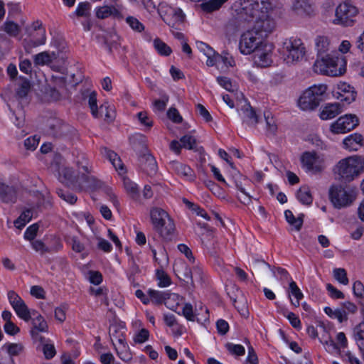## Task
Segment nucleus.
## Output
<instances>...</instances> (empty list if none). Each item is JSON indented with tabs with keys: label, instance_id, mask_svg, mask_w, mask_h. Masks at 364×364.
Wrapping results in <instances>:
<instances>
[{
	"label": "nucleus",
	"instance_id": "nucleus-53",
	"mask_svg": "<svg viewBox=\"0 0 364 364\" xmlns=\"http://www.w3.org/2000/svg\"><path fill=\"white\" fill-rule=\"evenodd\" d=\"M57 193L60 198L71 205L75 204L77 201V196L68 191L58 189Z\"/></svg>",
	"mask_w": 364,
	"mask_h": 364
},
{
	"label": "nucleus",
	"instance_id": "nucleus-59",
	"mask_svg": "<svg viewBox=\"0 0 364 364\" xmlns=\"http://www.w3.org/2000/svg\"><path fill=\"white\" fill-rule=\"evenodd\" d=\"M183 148L187 149H193L196 145V139L191 135H185L180 139Z\"/></svg>",
	"mask_w": 364,
	"mask_h": 364
},
{
	"label": "nucleus",
	"instance_id": "nucleus-29",
	"mask_svg": "<svg viewBox=\"0 0 364 364\" xmlns=\"http://www.w3.org/2000/svg\"><path fill=\"white\" fill-rule=\"evenodd\" d=\"M104 154L107 159H109L113 166L119 172V174L122 176H124L126 173V170L124 164L122 163L121 159L117 156V154L115 152L111 150H108L106 148L104 149Z\"/></svg>",
	"mask_w": 364,
	"mask_h": 364
},
{
	"label": "nucleus",
	"instance_id": "nucleus-36",
	"mask_svg": "<svg viewBox=\"0 0 364 364\" xmlns=\"http://www.w3.org/2000/svg\"><path fill=\"white\" fill-rule=\"evenodd\" d=\"M297 199L304 205H310L312 203L313 197L308 187H301L296 193Z\"/></svg>",
	"mask_w": 364,
	"mask_h": 364
},
{
	"label": "nucleus",
	"instance_id": "nucleus-35",
	"mask_svg": "<svg viewBox=\"0 0 364 364\" xmlns=\"http://www.w3.org/2000/svg\"><path fill=\"white\" fill-rule=\"evenodd\" d=\"M110 341H124L126 340L124 335V328L116 325L111 326L109 329Z\"/></svg>",
	"mask_w": 364,
	"mask_h": 364
},
{
	"label": "nucleus",
	"instance_id": "nucleus-33",
	"mask_svg": "<svg viewBox=\"0 0 364 364\" xmlns=\"http://www.w3.org/2000/svg\"><path fill=\"white\" fill-rule=\"evenodd\" d=\"M291 294L294 296V300L291 299V304L296 307L299 306L300 304V300L303 299L304 295L294 281H291V282L289 283V297L291 296Z\"/></svg>",
	"mask_w": 364,
	"mask_h": 364
},
{
	"label": "nucleus",
	"instance_id": "nucleus-49",
	"mask_svg": "<svg viewBox=\"0 0 364 364\" xmlns=\"http://www.w3.org/2000/svg\"><path fill=\"white\" fill-rule=\"evenodd\" d=\"M4 31L10 36L16 37L20 33L19 26L13 21H6L4 24Z\"/></svg>",
	"mask_w": 364,
	"mask_h": 364
},
{
	"label": "nucleus",
	"instance_id": "nucleus-25",
	"mask_svg": "<svg viewBox=\"0 0 364 364\" xmlns=\"http://www.w3.org/2000/svg\"><path fill=\"white\" fill-rule=\"evenodd\" d=\"M17 195L14 187L9 186L0 180V200L3 203H14L16 201Z\"/></svg>",
	"mask_w": 364,
	"mask_h": 364
},
{
	"label": "nucleus",
	"instance_id": "nucleus-55",
	"mask_svg": "<svg viewBox=\"0 0 364 364\" xmlns=\"http://www.w3.org/2000/svg\"><path fill=\"white\" fill-rule=\"evenodd\" d=\"M125 343H117V344H115L112 343V346L118 355L124 360H129L131 358L130 355L127 352Z\"/></svg>",
	"mask_w": 364,
	"mask_h": 364
},
{
	"label": "nucleus",
	"instance_id": "nucleus-48",
	"mask_svg": "<svg viewBox=\"0 0 364 364\" xmlns=\"http://www.w3.org/2000/svg\"><path fill=\"white\" fill-rule=\"evenodd\" d=\"M314 95L317 99L321 101L322 96L325 94L327 90V86L325 84L314 85L306 90Z\"/></svg>",
	"mask_w": 364,
	"mask_h": 364
},
{
	"label": "nucleus",
	"instance_id": "nucleus-18",
	"mask_svg": "<svg viewBox=\"0 0 364 364\" xmlns=\"http://www.w3.org/2000/svg\"><path fill=\"white\" fill-rule=\"evenodd\" d=\"M173 271L180 279L187 283L189 282L191 284L193 283V272L184 261L181 259L176 260L173 264Z\"/></svg>",
	"mask_w": 364,
	"mask_h": 364
},
{
	"label": "nucleus",
	"instance_id": "nucleus-46",
	"mask_svg": "<svg viewBox=\"0 0 364 364\" xmlns=\"http://www.w3.org/2000/svg\"><path fill=\"white\" fill-rule=\"evenodd\" d=\"M355 296L359 299L361 309H364V286L360 281H356L353 285Z\"/></svg>",
	"mask_w": 364,
	"mask_h": 364
},
{
	"label": "nucleus",
	"instance_id": "nucleus-1",
	"mask_svg": "<svg viewBox=\"0 0 364 364\" xmlns=\"http://www.w3.org/2000/svg\"><path fill=\"white\" fill-rule=\"evenodd\" d=\"M273 9L271 0H240L232 6L233 16L241 23H253Z\"/></svg>",
	"mask_w": 364,
	"mask_h": 364
},
{
	"label": "nucleus",
	"instance_id": "nucleus-8",
	"mask_svg": "<svg viewBox=\"0 0 364 364\" xmlns=\"http://www.w3.org/2000/svg\"><path fill=\"white\" fill-rule=\"evenodd\" d=\"M358 14V8L350 1L340 4L336 9V24L343 26H352L355 23V17Z\"/></svg>",
	"mask_w": 364,
	"mask_h": 364
},
{
	"label": "nucleus",
	"instance_id": "nucleus-41",
	"mask_svg": "<svg viewBox=\"0 0 364 364\" xmlns=\"http://www.w3.org/2000/svg\"><path fill=\"white\" fill-rule=\"evenodd\" d=\"M147 293L149 296L150 301L156 304H159L165 301L168 298L167 296L168 295L166 293L154 289H149Z\"/></svg>",
	"mask_w": 364,
	"mask_h": 364
},
{
	"label": "nucleus",
	"instance_id": "nucleus-7",
	"mask_svg": "<svg viewBox=\"0 0 364 364\" xmlns=\"http://www.w3.org/2000/svg\"><path fill=\"white\" fill-rule=\"evenodd\" d=\"M265 43L262 34L250 29L240 36L239 50L243 55H250L255 52Z\"/></svg>",
	"mask_w": 364,
	"mask_h": 364
},
{
	"label": "nucleus",
	"instance_id": "nucleus-51",
	"mask_svg": "<svg viewBox=\"0 0 364 364\" xmlns=\"http://www.w3.org/2000/svg\"><path fill=\"white\" fill-rule=\"evenodd\" d=\"M264 118L266 121L267 132L269 134H275L277 130L274 119L270 116V113H264Z\"/></svg>",
	"mask_w": 364,
	"mask_h": 364
},
{
	"label": "nucleus",
	"instance_id": "nucleus-62",
	"mask_svg": "<svg viewBox=\"0 0 364 364\" xmlns=\"http://www.w3.org/2000/svg\"><path fill=\"white\" fill-rule=\"evenodd\" d=\"M178 250L186 256L191 263L193 264L195 262V257L193 255L192 251L186 245L179 244Z\"/></svg>",
	"mask_w": 364,
	"mask_h": 364
},
{
	"label": "nucleus",
	"instance_id": "nucleus-58",
	"mask_svg": "<svg viewBox=\"0 0 364 364\" xmlns=\"http://www.w3.org/2000/svg\"><path fill=\"white\" fill-rule=\"evenodd\" d=\"M4 349L6 350L9 354L11 356L18 355L23 350V346L20 343H11L9 345H4Z\"/></svg>",
	"mask_w": 364,
	"mask_h": 364
},
{
	"label": "nucleus",
	"instance_id": "nucleus-32",
	"mask_svg": "<svg viewBox=\"0 0 364 364\" xmlns=\"http://www.w3.org/2000/svg\"><path fill=\"white\" fill-rule=\"evenodd\" d=\"M17 316L25 321H28L32 316H35V311H31L23 300L13 307Z\"/></svg>",
	"mask_w": 364,
	"mask_h": 364
},
{
	"label": "nucleus",
	"instance_id": "nucleus-28",
	"mask_svg": "<svg viewBox=\"0 0 364 364\" xmlns=\"http://www.w3.org/2000/svg\"><path fill=\"white\" fill-rule=\"evenodd\" d=\"M142 170L148 175H153L156 172L157 164L151 154H144L140 159Z\"/></svg>",
	"mask_w": 364,
	"mask_h": 364
},
{
	"label": "nucleus",
	"instance_id": "nucleus-39",
	"mask_svg": "<svg viewBox=\"0 0 364 364\" xmlns=\"http://www.w3.org/2000/svg\"><path fill=\"white\" fill-rule=\"evenodd\" d=\"M91 4L87 2H80L78 4L75 12L70 16H76L77 17H89L91 14Z\"/></svg>",
	"mask_w": 364,
	"mask_h": 364
},
{
	"label": "nucleus",
	"instance_id": "nucleus-43",
	"mask_svg": "<svg viewBox=\"0 0 364 364\" xmlns=\"http://www.w3.org/2000/svg\"><path fill=\"white\" fill-rule=\"evenodd\" d=\"M136 117L144 130H149L154 124L153 119L146 112H139L136 114Z\"/></svg>",
	"mask_w": 364,
	"mask_h": 364
},
{
	"label": "nucleus",
	"instance_id": "nucleus-9",
	"mask_svg": "<svg viewBox=\"0 0 364 364\" xmlns=\"http://www.w3.org/2000/svg\"><path fill=\"white\" fill-rule=\"evenodd\" d=\"M302 167L306 171L314 173L322 171L326 167V160L323 154L314 151H306L301 156Z\"/></svg>",
	"mask_w": 364,
	"mask_h": 364
},
{
	"label": "nucleus",
	"instance_id": "nucleus-40",
	"mask_svg": "<svg viewBox=\"0 0 364 364\" xmlns=\"http://www.w3.org/2000/svg\"><path fill=\"white\" fill-rule=\"evenodd\" d=\"M85 97L88 99V105L92 116L95 118H98L101 113L98 112L99 108L97 104V93L95 91L90 92Z\"/></svg>",
	"mask_w": 364,
	"mask_h": 364
},
{
	"label": "nucleus",
	"instance_id": "nucleus-45",
	"mask_svg": "<svg viewBox=\"0 0 364 364\" xmlns=\"http://www.w3.org/2000/svg\"><path fill=\"white\" fill-rule=\"evenodd\" d=\"M284 215L287 221L294 228L295 230H300L303 224V220L301 218H296L293 213L289 210L284 212Z\"/></svg>",
	"mask_w": 364,
	"mask_h": 364
},
{
	"label": "nucleus",
	"instance_id": "nucleus-54",
	"mask_svg": "<svg viewBox=\"0 0 364 364\" xmlns=\"http://www.w3.org/2000/svg\"><path fill=\"white\" fill-rule=\"evenodd\" d=\"M31 245L33 249L39 252L41 255H44L45 253L50 252V249L48 247L43 241L40 240H36L31 241Z\"/></svg>",
	"mask_w": 364,
	"mask_h": 364
},
{
	"label": "nucleus",
	"instance_id": "nucleus-61",
	"mask_svg": "<svg viewBox=\"0 0 364 364\" xmlns=\"http://www.w3.org/2000/svg\"><path fill=\"white\" fill-rule=\"evenodd\" d=\"M225 347L228 350L232 355H242L245 354V348L241 345L228 343L225 345Z\"/></svg>",
	"mask_w": 364,
	"mask_h": 364
},
{
	"label": "nucleus",
	"instance_id": "nucleus-34",
	"mask_svg": "<svg viewBox=\"0 0 364 364\" xmlns=\"http://www.w3.org/2000/svg\"><path fill=\"white\" fill-rule=\"evenodd\" d=\"M31 90V85L28 81H23L18 87L16 93V97L19 101L27 102V96Z\"/></svg>",
	"mask_w": 364,
	"mask_h": 364
},
{
	"label": "nucleus",
	"instance_id": "nucleus-5",
	"mask_svg": "<svg viewBox=\"0 0 364 364\" xmlns=\"http://www.w3.org/2000/svg\"><path fill=\"white\" fill-rule=\"evenodd\" d=\"M306 48L302 40L296 37L287 38L282 43V54L287 64H295L303 60Z\"/></svg>",
	"mask_w": 364,
	"mask_h": 364
},
{
	"label": "nucleus",
	"instance_id": "nucleus-13",
	"mask_svg": "<svg viewBox=\"0 0 364 364\" xmlns=\"http://www.w3.org/2000/svg\"><path fill=\"white\" fill-rule=\"evenodd\" d=\"M272 49L273 46L272 44L264 43L262 46L253 53L254 63L261 68H266L270 65L272 62Z\"/></svg>",
	"mask_w": 364,
	"mask_h": 364
},
{
	"label": "nucleus",
	"instance_id": "nucleus-37",
	"mask_svg": "<svg viewBox=\"0 0 364 364\" xmlns=\"http://www.w3.org/2000/svg\"><path fill=\"white\" fill-rule=\"evenodd\" d=\"M33 217V210L27 209L24 210L20 216L14 221V225L18 229H22Z\"/></svg>",
	"mask_w": 364,
	"mask_h": 364
},
{
	"label": "nucleus",
	"instance_id": "nucleus-3",
	"mask_svg": "<svg viewBox=\"0 0 364 364\" xmlns=\"http://www.w3.org/2000/svg\"><path fill=\"white\" fill-rule=\"evenodd\" d=\"M314 68L316 73L322 75L340 76L346 71V60L344 57H333L330 54H326L316 59Z\"/></svg>",
	"mask_w": 364,
	"mask_h": 364
},
{
	"label": "nucleus",
	"instance_id": "nucleus-60",
	"mask_svg": "<svg viewBox=\"0 0 364 364\" xmlns=\"http://www.w3.org/2000/svg\"><path fill=\"white\" fill-rule=\"evenodd\" d=\"M38 228L39 226L37 223H34L30 225L28 228H27L24 232V238L29 241L33 240L37 235Z\"/></svg>",
	"mask_w": 364,
	"mask_h": 364
},
{
	"label": "nucleus",
	"instance_id": "nucleus-21",
	"mask_svg": "<svg viewBox=\"0 0 364 364\" xmlns=\"http://www.w3.org/2000/svg\"><path fill=\"white\" fill-rule=\"evenodd\" d=\"M320 100L309 92L305 90L300 97L298 105L304 111L315 109L320 104Z\"/></svg>",
	"mask_w": 364,
	"mask_h": 364
},
{
	"label": "nucleus",
	"instance_id": "nucleus-10",
	"mask_svg": "<svg viewBox=\"0 0 364 364\" xmlns=\"http://www.w3.org/2000/svg\"><path fill=\"white\" fill-rule=\"evenodd\" d=\"M159 12L163 21L172 28H177L184 21L185 16L179 8L162 4Z\"/></svg>",
	"mask_w": 364,
	"mask_h": 364
},
{
	"label": "nucleus",
	"instance_id": "nucleus-20",
	"mask_svg": "<svg viewBox=\"0 0 364 364\" xmlns=\"http://www.w3.org/2000/svg\"><path fill=\"white\" fill-rule=\"evenodd\" d=\"M291 10L301 16H310L314 9L310 0H291Z\"/></svg>",
	"mask_w": 364,
	"mask_h": 364
},
{
	"label": "nucleus",
	"instance_id": "nucleus-50",
	"mask_svg": "<svg viewBox=\"0 0 364 364\" xmlns=\"http://www.w3.org/2000/svg\"><path fill=\"white\" fill-rule=\"evenodd\" d=\"M362 321L353 329L355 340H364V309H361Z\"/></svg>",
	"mask_w": 364,
	"mask_h": 364
},
{
	"label": "nucleus",
	"instance_id": "nucleus-11",
	"mask_svg": "<svg viewBox=\"0 0 364 364\" xmlns=\"http://www.w3.org/2000/svg\"><path fill=\"white\" fill-rule=\"evenodd\" d=\"M358 118L356 115L348 114L340 117L332 123L330 129L333 134H344L351 131L358 125Z\"/></svg>",
	"mask_w": 364,
	"mask_h": 364
},
{
	"label": "nucleus",
	"instance_id": "nucleus-22",
	"mask_svg": "<svg viewBox=\"0 0 364 364\" xmlns=\"http://www.w3.org/2000/svg\"><path fill=\"white\" fill-rule=\"evenodd\" d=\"M363 144V136L358 133L348 135L343 140V147L349 151H355L360 149Z\"/></svg>",
	"mask_w": 364,
	"mask_h": 364
},
{
	"label": "nucleus",
	"instance_id": "nucleus-42",
	"mask_svg": "<svg viewBox=\"0 0 364 364\" xmlns=\"http://www.w3.org/2000/svg\"><path fill=\"white\" fill-rule=\"evenodd\" d=\"M153 43L154 48L161 55L168 56L172 53L171 48L159 38L154 39Z\"/></svg>",
	"mask_w": 364,
	"mask_h": 364
},
{
	"label": "nucleus",
	"instance_id": "nucleus-57",
	"mask_svg": "<svg viewBox=\"0 0 364 364\" xmlns=\"http://www.w3.org/2000/svg\"><path fill=\"white\" fill-rule=\"evenodd\" d=\"M197 47L198 50L203 53V54L207 57V60L213 58L215 53L208 45L203 42H199L197 43Z\"/></svg>",
	"mask_w": 364,
	"mask_h": 364
},
{
	"label": "nucleus",
	"instance_id": "nucleus-2",
	"mask_svg": "<svg viewBox=\"0 0 364 364\" xmlns=\"http://www.w3.org/2000/svg\"><path fill=\"white\" fill-rule=\"evenodd\" d=\"M334 173L342 182H350L364 171V160L358 156H351L340 160L336 165Z\"/></svg>",
	"mask_w": 364,
	"mask_h": 364
},
{
	"label": "nucleus",
	"instance_id": "nucleus-56",
	"mask_svg": "<svg viewBox=\"0 0 364 364\" xmlns=\"http://www.w3.org/2000/svg\"><path fill=\"white\" fill-rule=\"evenodd\" d=\"M334 278L343 284H348V279L347 278L346 271L343 268H336L333 270Z\"/></svg>",
	"mask_w": 364,
	"mask_h": 364
},
{
	"label": "nucleus",
	"instance_id": "nucleus-31",
	"mask_svg": "<svg viewBox=\"0 0 364 364\" xmlns=\"http://www.w3.org/2000/svg\"><path fill=\"white\" fill-rule=\"evenodd\" d=\"M56 58L54 52L43 51L33 56V62L36 65H45L51 63Z\"/></svg>",
	"mask_w": 364,
	"mask_h": 364
},
{
	"label": "nucleus",
	"instance_id": "nucleus-47",
	"mask_svg": "<svg viewBox=\"0 0 364 364\" xmlns=\"http://www.w3.org/2000/svg\"><path fill=\"white\" fill-rule=\"evenodd\" d=\"M60 177L63 178V182L67 183H73L76 180L75 172L72 168L65 167L60 171Z\"/></svg>",
	"mask_w": 364,
	"mask_h": 364
},
{
	"label": "nucleus",
	"instance_id": "nucleus-30",
	"mask_svg": "<svg viewBox=\"0 0 364 364\" xmlns=\"http://www.w3.org/2000/svg\"><path fill=\"white\" fill-rule=\"evenodd\" d=\"M95 14L98 18L104 19L109 16L121 18L120 11L113 6H103L96 8Z\"/></svg>",
	"mask_w": 364,
	"mask_h": 364
},
{
	"label": "nucleus",
	"instance_id": "nucleus-44",
	"mask_svg": "<svg viewBox=\"0 0 364 364\" xmlns=\"http://www.w3.org/2000/svg\"><path fill=\"white\" fill-rule=\"evenodd\" d=\"M328 345L329 351L332 353H336L343 358L346 356L347 351L345 349L347 348L348 343H326Z\"/></svg>",
	"mask_w": 364,
	"mask_h": 364
},
{
	"label": "nucleus",
	"instance_id": "nucleus-23",
	"mask_svg": "<svg viewBox=\"0 0 364 364\" xmlns=\"http://www.w3.org/2000/svg\"><path fill=\"white\" fill-rule=\"evenodd\" d=\"M242 122L248 126L254 127L258 123V117L255 111L247 103H245L239 111Z\"/></svg>",
	"mask_w": 364,
	"mask_h": 364
},
{
	"label": "nucleus",
	"instance_id": "nucleus-15",
	"mask_svg": "<svg viewBox=\"0 0 364 364\" xmlns=\"http://www.w3.org/2000/svg\"><path fill=\"white\" fill-rule=\"evenodd\" d=\"M33 30L36 32V36H38V38L36 37V35H32V38L30 40L28 44L24 46V48L26 53H30L31 49L33 47H37L38 46L43 45L46 43V31L42 27V23L39 21H36L33 23Z\"/></svg>",
	"mask_w": 364,
	"mask_h": 364
},
{
	"label": "nucleus",
	"instance_id": "nucleus-4",
	"mask_svg": "<svg viewBox=\"0 0 364 364\" xmlns=\"http://www.w3.org/2000/svg\"><path fill=\"white\" fill-rule=\"evenodd\" d=\"M150 218L153 229L164 239H171L175 225L168 213L162 208L154 207L150 210Z\"/></svg>",
	"mask_w": 364,
	"mask_h": 364
},
{
	"label": "nucleus",
	"instance_id": "nucleus-26",
	"mask_svg": "<svg viewBox=\"0 0 364 364\" xmlns=\"http://www.w3.org/2000/svg\"><path fill=\"white\" fill-rule=\"evenodd\" d=\"M342 112V107L339 103H328L320 113V117L323 120L334 118Z\"/></svg>",
	"mask_w": 364,
	"mask_h": 364
},
{
	"label": "nucleus",
	"instance_id": "nucleus-17",
	"mask_svg": "<svg viewBox=\"0 0 364 364\" xmlns=\"http://www.w3.org/2000/svg\"><path fill=\"white\" fill-rule=\"evenodd\" d=\"M169 168L178 176L188 181H193L195 178V174L193 169L179 161H172L169 163Z\"/></svg>",
	"mask_w": 364,
	"mask_h": 364
},
{
	"label": "nucleus",
	"instance_id": "nucleus-38",
	"mask_svg": "<svg viewBox=\"0 0 364 364\" xmlns=\"http://www.w3.org/2000/svg\"><path fill=\"white\" fill-rule=\"evenodd\" d=\"M123 185L126 192L132 198H135L139 195L138 186L125 176H122Z\"/></svg>",
	"mask_w": 364,
	"mask_h": 364
},
{
	"label": "nucleus",
	"instance_id": "nucleus-63",
	"mask_svg": "<svg viewBox=\"0 0 364 364\" xmlns=\"http://www.w3.org/2000/svg\"><path fill=\"white\" fill-rule=\"evenodd\" d=\"M42 350L46 359H50L54 357L56 353L55 347L51 343H46L43 346Z\"/></svg>",
	"mask_w": 364,
	"mask_h": 364
},
{
	"label": "nucleus",
	"instance_id": "nucleus-19",
	"mask_svg": "<svg viewBox=\"0 0 364 364\" xmlns=\"http://www.w3.org/2000/svg\"><path fill=\"white\" fill-rule=\"evenodd\" d=\"M315 48L317 52L318 58L329 54L334 49L330 39L327 36H318L315 38Z\"/></svg>",
	"mask_w": 364,
	"mask_h": 364
},
{
	"label": "nucleus",
	"instance_id": "nucleus-14",
	"mask_svg": "<svg viewBox=\"0 0 364 364\" xmlns=\"http://www.w3.org/2000/svg\"><path fill=\"white\" fill-rule=\"evenodd\" d=\"M80 159L77 160V165L79 169H82V177L83 181L86 183L87 186L89 188H96L100 186V181H98L95 176L85 175L92 171V167L89 161L84 155H81Z\"/></svg>",
	"mask_w": 364,
	"mask_h": 364
},
{
	"label": "nucleus",
	"instance_id": "nucleus-12",
	"mask_svg": "<svg viewBox=\"0 0 364 364\" xmlns=\"http://www.w3.org/2000/svg\"><path fill=\"white\" fill-rule=\"evenodd\" d=\"M332 94L335 98L347 104L355 101L357 95L354 87L346 82L337 83L333 89Z\"/></svg>",
	"mask_w": 364,
	"mask_h": 364
},
{
	"label": "nucleus",
	"instance_id": "nucleus-24",
	"mask_svg": "<svg viewBox=\"0 0 364 364\" xmlns=\"http://www.w3.org/2000/svg\"><path fill=\"white\" fill-rule=\"evenodd\" d=\"M220 63H223L226 68L235 65L234 58L228 53H223L220 55L215 54L213 59L206 60V65L208 66H219Z\"/></svg>",
	"mask_w": 364,
	"mask_h": 364
},
{
	"label": "nucleus",
	"instance_id": "nucleus-52",
	"mask_svg": "<svg viewBox=\"0 0 364 364\" xmlns=\"http://www.w3.org/2000/svg\"><path fill=\"white\" fill-rule=\"evenodd\" d=\"M126 22L136 32L140 33L144 30V26L134 16H128L126 18Z\"/></svg>",
	"mask_w": 364,
	"mask_h": 364
},
{
	"label": "nucleus",
	"instance_id": "nucleus-6",
	"mask_svg": "<svg viewBox=\"0 0 364 364\" xmlns=\"http://www.w3.org/2000/svg\"><path fill=\"white\" fill-rule=\"evenodd\" d=\"M329 193L331 201L338 208L350 205L356 197L355 189L349 186H332Z\"/></svg>",
	"mask_w": 364,
	"mask_h": 364
},
{
	"label": "nucleus",
	"instance_id": "nucleus-64",
	"mask_svg": "<svg viewBox=\"0 0 364 364\" xmlns=\"http://www.w3.org/2000/svg\"><path fill=\"white\" fill-rule=\"evenodd\" d=\"M157 277L161 287H166L171 284L170 278L163 271H157Z\"/></svg>",
	"mask_w": 364,
	"mask_h": 364
},
{
	"label": "nucleus",
	"instance_id": "nucleus-27",
	"mask_svg": "<svg viewBox=\"0 0 364 364\" xmlns=\"http://www.w3.org/2000/svg\"><path fill=\"white\" fill-rule=\"evenodd\" d=\"M33 316L34 317L32 318L33 328L31 330V334L33 339H38V333L39 332H46L48 326L41 315L37 314L36 316Z\"/></svg>",
	"mask_w": 364,
	"mask_h": 364
},
{
	"label": "nucleus",
	"instance_id": "nucleus-16",
	"mask_svg": "<svg viewBox=\"0 0 364 364\" xmlns=\"http://www.w3.org/2000/svg\"><path fill=\"white\" fill-rule=\"evenodd\" d=\"M252 23L254 26L252 29L262 34L264 38L272 33L275 27V23L273 19L269 18V14H265V16L255 20Z\"/></svg>",
	"mask_w": 364,
	"mask_h": 364
}]
</instances>
